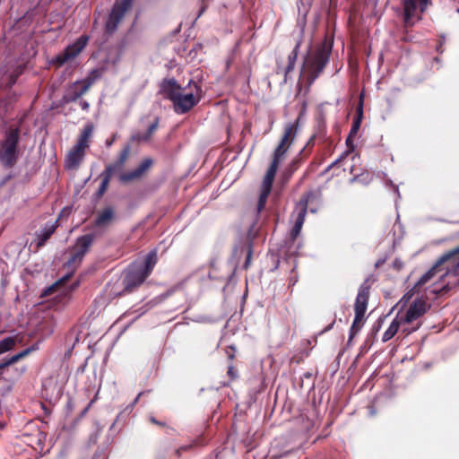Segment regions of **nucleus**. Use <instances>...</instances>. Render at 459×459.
<instances>
[{
    "instance_id": "1",
    "label": "nucleus",
    "mask_w": 459,
    "mask_h": 459,
    "mask_svg": "<svg viewBox=\"0 0 459 459\" xmlns=\"http://www.w3.org/2000/svg\"><path fill=\"white\" fill-rule=\"evenodd\" d=\"M333 43L325 39L305 56L302 71L308 85L323 73L332 54Z\"/></svg>"
},
{
    "instance_id": "2",
    "label": "nucleus",
    "mask_w": 459,
    "mask_h": 459,
    "mask_svg": "<svg viewBox=\"0 0 459 459\" xmlns=\"http://www.w3.org/2000/svg\"><path fill=\"white\" fill-rule=\"evenodd\" d=\"M161 92L173 103L174 111L185 114L191 110L199 101L193 93H183V88L176 79H164L160 84Z\"/></svg>"
},
{
    "instance_id": "3",
    "label": "nucleus",
    "mask_w": 459,
    "mask_h": 459,
    "mask_svg": "<svg viewBox=\"0 0 459 459\" xmlns=\"http://www.w3.org/2000/svg\"><path fill=\"white\" fill-rule=\"evenodd\" d=\"M20 133L19 127L10 126L5 131L4 138L1 143L0 161L7 169L13 168L18 160Z\"/></svg>"
},
{
    "instance_id": "4",
    "label": "nucleus",
    "mask_w": 459,
    "mask_h": 459,
    "mask_svg": "<svg viewBox=\"0 0 459 459\" xmlns=\"http://www.w3.org/2000/svg\"><path fill=\"white\" fill-rule=\"evenodd\" d=\"M369 281V278L366 279L359 288L354 305L355 317L350 328V341L360 331L364 324L371 288Z\"/></svg>"
},
{
    "instance_id": "5",
    "label": "nucleus",
    "mask_w": 459,
    "mask_h": 459,
    "mask_svg": "<svg viewBox=\"0 0 459 459\" xmlns=\"http://www.w3.org/2000/svg\"><path fill=\"white\" fill-rule=\"evenodd\" d=\"M95 235L92 233L85 234L81 237H79L76 239V242L74 246L72 247L71 250V257L66 263V265L68 267H74L76 268L80 265L82 263L84 255L89 251L90 247H91L92 243L94 242Z\"/></svg>"
},
{
    "instance_id": "6",
    "label": "nucleus",
    "mask_w": 459,
    "mask_h": 459,
    "mask_svg": "<svg viewBox=\"0 0 459 459\" xmlns=\"http://www.w3.org/2000/svg\"><path fill=\"white\" fill-rule=\"evenodd\" d=\"M134 0L117 1L111 12L108 14L105 24V32L108 34L114 33L119 22L125 16V13L131 8Z\"/></svg>"
},
{
    "instance_id": "7",
    "label": "nucleus",
    "mask_w": 459,
    "mask_h": 459,
    "mask_svg": "<svg viewBox=\"0 0 459 459\" xmlns=\"http://www.w3.org/2000/svg\"><path fill=\"white\" fill-rule=\"evenodd\" d=\"M89 37L82 35L73 44L67 46L65 49L57 55L54 59V64L57 66L64 65L66 62L74 59L86 47Z\"/></svg>"
},
{
    "instance_id": "8",
    "label": "nucleus",
    "mask_w": 459,
    "mask_h": 459,
    "mask_svg": "<svg viewBox=\"0 0 459 459\" xmlns=\"http://www.w3.org/2000/svg\"><path fill=\"white\" fill-rule=\"evenodd\" d=\"M148 276L135 264H132L125 272L123 279L124 293H130L138 288Z\"/></svg>"
},
{
    "instance_id": "9",
    "label": "nucleus",
    "mask_w": 459,
    "mask_h": 459,
    "mask_svg": "<svg viewBox=\"0 0 459 459\" xmlns=\"http://www.w3.org/2000/svg\"><path fill=\"white\" fill-rule=\"evenodd\" d=\"M429 307L423 298L416 299L404 314L401 312L403 322L408 326H415L416 325H413V323L426 314Z\"/></svg>"
},
{
    "instance_id": "10",
    "label": "nucleus",
    "mask_w": 459,
    "mask_h": 459,
    "mask_svg": "<svg viewBox=\"0 0 459 459\" xmlns=\"http://www.w3.org/2000/svg\"><path fill=\"white\" fill-rule=\"evenodd\" d=\"M459 255V246L444 253L432 265V267L426 272L415 283L414 289H419L429 282L437 273L438 268L445 263L451 260L453 257Z\"/></svg>"
},
{
    "instance_id": "11",
    "label": "nucleus",
    "mask_w": 459,
    "mask_h": 459,
    "mask_svg": "<svg viewBox=\"0 0 459 459\" xmlns=\"http://www.w3.org/2000/svg\"><path fill=\"white\" fill-rule=\"evenodd\" d=\"M420 325L421 323L417 322L415 326H408L405 323L403 322L401 317V311H399L396 316L390 324L387 330L384 333L382 341L384 342H388L399 332V330H401V333L403 334V336H407L411 333L417 331L420 327Z\"/></svg>"
},
{
    "instance_id": "12",
    "label": "nucleus",
    "mask_w": 459,
    "mask_h": 459,
    "mask_svg": "<svg viewBox=\"0 0 459 459\" xmlns=\"http://www.w3.org/2000/svg\"><path fill=\"white\" fill-rule=\"evenodd\" d=\"M316 139V134H313L308 140L306 147L300 151L299 155L295 157L290 163L284 169L281 173V180L283 183H287L292 177V175L297 171L303 162V155L307 156L308 153L307 152V148L313 146Z\"/></svg>"
},
{
    "instance_id": "13",
    "label": "nucleus",
    "mask_w": 459,
    "mask_h": 459,
    "mask_svg": "<svg viewBox=\"0 0 459 459\" xmlns=\"http://www.w3.org/2000/svg\"><path fill=\"white\" fill-rule=\"evenodd\" d=\"M418 2L420 3V12L423 13L428 4L430 3V0H403V20H404V27L410 28L413 26L414 22H412V18L414 17L415 12L417 10Z\"/></svg>"
},
{
    "instance_id": "14",
    "label": "nucleus",
    "mask_w": 459,
    "mask_h": 459,
    "mask_svg": "<svg viewBox=\"0 0 459 459\" xmlns=\"http://www.w3.org/2000/svg\"><path fill=\"white\" fill-rule=\"evenodd\" d=\"M89 91L90 90L84 86V83L82 82L81 80H77L66 87L62 100L65 103L76 102Z\"/></svg>"
},
{
    "instance_id": "15",
    "label": "nucleus",
    "mask_w": 459,
    "mask_h": 459,
    "mask_svg": "<svg viewBox=\"0 0 459 459\" xmlns=\"http://www.w3.org/2000/svg\"><path fill=\"white\" fill-rule=\"evenodd\" d=\"M288 150V147L283 146L281 144H278L277 147L275 148L273 154V160L266 171V180L268 181V183H270L272 178H275L279 164L281 163L282 158L284 157Z\"/></svg>"
},
{
    "instance_id": "16",
    "label": "nucleus",
    "mask_w": 459,
    "mask_h": 459,
    "mask_svg": "<svg viewBox=\"0 0 459 459\" xmlns=\"http://www.w3.org/2000/svg\"><path fill=\"white\" fill-rule=\"evenodd\" d=\"M152 165L151 158L144 159L140 165L132 171L121 174L119 179L122 182H130L141 178Z\"/></svg>"
},
{
    "instance_id": "17",
    "label": "nucleus",
    "mask_w": 459,
    "mask_h": 459,
    "mask_svg": "<svg viewBox=\"0 0 459 459\" xmlns=\"http://www.w3.org/2000/svg\"><path fill=\"white\" fill-rule=\"evenodd\" d=\"M300 46H301V39H298L295 44L294 48L288 56V64L285 67H282L280 65H277L276 74H283L284 82L287 81L288 74L294 70Z\"/></svg>"
},
{
    "instance_id": "18",
    "label": "nucleus",
    "mask_w": 459,
    "mask_h": 459,
    "mask_svg": "<svg viewBox=\"0 0 459 459\" xmlns=\"http://www.w3.org/2000/svg\"><path fill=\"white\" fill-rule=\"evenodd\" d=\"M85 152L73 147L66 154L65 168L68 170H77L82 162Z\"/></svg>"
},
{
    "instance_id": "19",
    "label": "nucleus",
    "mask_w": 459,
    "mask_h": 459,
    "mask_svg": "<svg viewBox=\"0 0 459 459\" xmlns=\"http://www.w3.org/2000/svg\"><path fill=\"white\" fill-rule=\"evenodd\" d=\"M130 152H131V144L130 143L125 144L124 147L122 148L121 152H119L117 160L113 163L108 164L106 166V169H111L110 171L113 172L114 174L120 172L123 169L125 163L126 162V160L130 155Z\"/></svg>"
},
{
    "instance_id": "20",
    "label": "nucleus",
    "mask_w": 459,
    "mask_h": 459,
    "mask_svg": "<svg viewBox=\"0 0 459 459\" xmlns=\"http://www.w3.org/2000/svg\"><path fill=\"white\" fill-rule=\"evenodd\" d=\"M57 228V221L54 223H47L39 233H36V249H39L45 246L46 242L50 238Z\"/></svg>"
},
{
    "instance_id": "21",
    "label": "nucleus",
    "mask_w": 459,
    "mask_h": 459,
    "mask_svg": "<svg viewBox=\"0 0 459 459\" xmlns=\"http://www.w3.org/2000/svg\"><path fill=\"white\" fill-rule=\"evenodd\" d=\"M92 132L93 126L91 124L86 125L81 132L77 143L74 147L85 152L86 149L90 146V138L92 135Z\"/></svg>"
},
{
    "instance_id": "22",
    "label": "nucleus",
    "mask_w": 459,
    "mask_h": 459,
    "mask_svg": "<svg viewBox=\"0 0 459 459\" xmlns=\"http://www.w3.org/2000/svg\"><path fill=\"white\" fill-rule=\"evenodd\" d=\"M157 261V251L152 250L146 255L143 264H135L142 270V272H143L145 275L149 276L152 273L154 266L156 265Z\"/></svg>"
},
{
    "instance_id": "23",
    "label": "nucleus",
    "mask_w": 459,
    "mask_h": 459,
    "mask_svg": "<svg viewBox=\"0 0 459 459\" xmlns=\"http://www.w3.org/2000/svg\"><path fill=\"white\" fill-rule=\"evenodd\" d=\"M297 133V124L290 123L285 126L283 134L281 138L279 144L286 146L288 148L290 147L293 143Z\"/></svg>"
},
{
    "instance_id": "24",
    "label": "nucleus",
    "mask_w": 459,
    "mask_h": 459,
    "mask_svg": "<svg viewBox=\"0 0 459 459\" xmlns=\"http://www.w3.org/2000/svg\"><path fill=\"white\" fill-rule=\"evenodd\" d=\"M321 195V191L319 188L311 189L306 193H304L299 202V209H304L307 212V206L314 200H317Z\"/></svg>"
},
{
    "instance_id": "25",
    "label": "nucleus",
    "mask_w": 459,
    "mask_h": 459,
    "mask_svg": "<svg viewBox=\"0 0 459 459\" xmlns=\"http://www.w3.org/2000/svg\"><path fill=\"white\" fill-rule=\"evenodd\" d=\"M34 350L33 347H29L23 351H22L21 352L8 358V359H4L1 362H0V374L2 373V370L16 362H18L20 359L25 358L27 355H29L32 351Z\"/></svg>"
},
{
    "instance_id": "26",
    "label": "nucleus",
    "mask_w": 459,
    "mask_h": 459,
    "mask_svg": "<svg viewBox=\"0 0 459 459\" xmlns=\"http://www.w3.org/2000/svg\"><path fill=\"white\" fill-rule=\"evenodd\" d=\"M307 212L304 209H299L297 213L294 225L290 230V238L295 240L297 237L299 235L302 226L304 224L305 217Z\"/></svg>"
},
{
    "instance_id": "27",
    "label": "nucleus",
    "mask_w": 459,
    "mask_h": 459,
    "mask_svg": "<svg viewBox=\"0 0 459 459\" xmlns=\"http://www.w3.org/2000/svg\"><path fill=\"white\" fill-rule=\"evenodd\" d=\"M110 170H111L110 169H106L105 168V169L100 174V177H101L102 180H101L100 187H99V189H98V191L96 193V195L98 197H101L106 193V191L108 188L110 180H111L112 177L115 175Z\"/></svg>"
},
{
    "instance_id": "28",
    "label": "nucleus",
    "mask_w": 459,
    "mask_h": 459,
    "mask_svg": "<svg viewBox=\"0 0 459 459\" xmlns=\"http://www.w3.org/2000/svg\"><path fill=\"white\" fill-rule=\"evenodd\" d=\"M273 181H274V178H272L270 183H268V181L266 180V175L264 176V180H263V192L260 195L258 204H257L258 212H260L262 209H264L266 200H267V197H268V195L271 192V189L273 187Z\"/></svg>"
},
{
    "instance_id": "29",
    "label": "nucleus",
    "mask_w": 459,
    "mask_h": 459,
    "mask_svg": "<svg viewBox=\"0 0 459 459\" xmlns=\"http://www.w3.org/2000/svg\"><path fill=\"white\" fill-rule=\"evenodd\" d=\"M114 218V209L112 207L104 208L95 219V225L98 227L108 224Z\"/></svg>"
},
{
    "instance_id": "30",
    "label": "nucleus",
    "mask_w": 459,
    "mask_h": 459,
    "mask_svg": "<svg viewBox=\"0 0 459 459\" xmlns=\"http://www.w3.org/2000/svg\"><path fill=\"white\" fill-rule=\"evenodd\" d=\"M362 116H363V101L361 100L357 108V116L352 122V126H351V128L349 133L351 134V136H356V134L360 127V125H361Z\"/></svg>"
},
{
    "instance_id": "31",
    "label": "nucleus",
    "mask_w": 459,
    "mask_h": 459,
    "mask_svg": "<svg viewBox=\"0 0 459 459\" xmlns=\"http://www.w3.org/2000/svg\"><path fill=\"white\" fill-rule=\"evenodd\" d=\"M102 76V71L100 69L91 70L85 78L82 79V82L89 90L91 86Z\"/></svg>"
},
{
    "instance_id": "32",
    "label": "nucleus",
    "mask_w": 459,
    "mask_h": 459,
    "mask_svg": "<svg viewBox=\"0 0 459 459\" xmlns=\"http://www.w3.org/2000/svg\"><path fill=\"white\" fill-rule=\"evenodd\" d=\"M353 137L354 136H351V134H349L347 139H346V144L349 148L348 151L344 152L339 159H337L335 161H333V163H331L327 169H326V171H329L332 168H333L337 163L341 162L350 152H351L353 150H354V145H353Z\"/></svg>"
},
{
    "instance_id": "33",
    "label": "nucleus",
    "mask_w": 459,
    "mask_h": 459,
    "mask_svg": "<svg viewBox=\"0 0 459 459\" xmlns=\"http://www.w3.org/2000/svg\"><path fill=\"white\" fill-rule=\"evenodd\" d=\"M16 340L14 337H6L0 341V355L14 348Z\"/></svg>"
},
{
    "instance_id": "34",
    "label": "nucleus",
    "mask_w": 459,
    "mask_h": 459,
    "mask_svg": "<svg viewBox=\"0 0 459 459\" xmlns=\"http://www.w3.org/2000/svg\"><path fill=\"white\" fill-rule=\"evenodd\" d=\"M159 117H156L153 121L152 124H151L148 127V130L147 132L145 133L147 137L149 138V140L151 139V137L152 136V134L155 133V131L157 130L158 126H159Z\"/></svg>"
},
{
    "instance_id": "35",
    "label": "nucleus",
    "mask_w": 459,
    "mask_h": 459,
    "mask_svg": "<svg viewBox=\"0 0 459 459\" xmlns=\"http://www.w3.org/2000/svg\"><path fill=\"white\" fill-rule=\"evenodd\" d=\"M149 138L147 137L146 134H143L140 132L134 133L131 135V141L133 142H146Z\"/></svg>"
},
{
    "instance_id": "36",
    "label": "nucleus",
    "mask_w": 459,
    "mask_h": 459,
    "mask_svg": "<svg viewBox=\"0 0 459 459\" xmlns=\"http://www.w3.org/2000/svg\"><path fill=\"white\" fill-rule=\"evenodd\" d=\"M227 375L230 381H234L238 378V369L234 367V365L230 364L228 367Z\"/></svg>"
},
{
    "instance_id": "37",
    "label": "nucleus",
    "mask_w": 459,
    "mask_h": 459,
    "mask_svg": "<svg viewBox=\"0 0 459 459\" xmlns=\"http://www.w3.org/2000/svg\"><path fill=\"white\" fill-rule=\"evenodd\" d=\"M252 253H253L252 247L249 246L248 251H247V257H246V261H245L244 266H243L244 269H246V270L249 267V265L251 264Z\"/></svg>"
},
{
    "instance_id": "38",
    "label": "nucleus",
    "mask_w": 459,
    "mask_h": 459,
    "mask_svg": "<svg viewBox=\"0 0 459 459\" xmlns=\"http://www.w3.org/2000/svg\"><path fill=\"white\" fill-rule=\"evenodd\" d=\"M72 268H73V270L75 269L74 267H72ZM73 274H74V271H72L71 273H69L66 275L63 276L61 279H59V281L56 283L60 284V285L65 284L71 279Z\"/></svg>"
},
{
    "instance_id": "39",
    "label": "nucleus",
    "mask_w": 459,
    "mask_h": 459,
    "mask_svg": "<svg viewBox=\"0 0 459 459\" xmlns=\"http://www.w3.org/2000/svg\"><path fill=\"white\" fill-rule=\"evenodd\" d=\"M79 106L82 108V110L88 111L90 108V104L87 100H79Z\"/></svg>"
},
{
    "instance_id": "40",
    "label": "nucleus",
    "mask_w": 459,
    "mask_h": 459,
    "mask_svg": "<svg viewBox=\"0 0 459 459\" xmlns=\"http://www.w3.org/2000/svg\"><path fill=\"white\" fill-rule=\"evenodd\" d=\"M117 134H114L112 135V137H111V138H109V139H108V140L106 141V146H107L108 148H109V147H111V146L113 145L114 142H115V141H116V139H117Z\"/></svg>"
},
{
    "instance_id": "41",
    "label": "nucleus",
    "mask_w": 459,
    "mask_h": 459,
    "mask_svg": "<svg viewBox=\"0 0 459 459\" xmlns=\"http://www.w3.org/2000/svg\"><path fill=\"white\" fill-rule=\"evenodd\" d=\"M150 421L152 423V424H155L157 426H160V427H165L166 426V423L163 422V421H160L158 420H156L154 417H150Z\"/></svg>"
},
{
    "instance_id": "42",
    "label": "nucleus",
    "mask_w": 459,
    "mask_h": 459,
    "mask_svg": "<svg viewBox=\"0 0 459 459\" xmlns=\"http://www.w3.org/2000/svg\"><path fill=\"white\" fill-rule=\"evenodd\" d=\"M413 290L414 288L411 290L408 291L406 294H404L402 300H405V302H407L412 297Z\"/></svg>"
},
{
    "instance_id": "43",
    "label": "nucleus",
    "mask_w": 459,
    "mask_h": 459,
    "mask_svg": "<svg viewBox=\"0 0 459 459\" xmlns=\"http://www.w3.org/2000/svg\"><path fill=\"white\" fill-rule=\"evenodd\" d=\"M189 448H191V446H181V447H179L178 449H177L176 453H177V455H178V456H180V455H181V452H182V451H186V450H187V449H189Z\"/></svg>"
},
{
    "instance_id": "44",
    "label": "nucleus",
    "mask_w": 459,
    "mask_h": 459,
    "mask_svg": "<svg viewBox=\"0 0 459 459\" xmlns=\"http://www.w3.org/2000/svg\"><path fill=\"white\" fill-rule=\"evenodd\" d=\"M98 396V394L95 395V397L89 403L88 406L84 409L83 413L87 412V411L91 407V405L94 403Z\"/></svg>"
},
{
    "instance_id": "45",
    "label": "nucleus",
    "mask_w": 459,
    "mask_h": 459,
    "mask_svg": "<svg viewBox=\"0 0 459 459\" xmlns=\"http://www.w3.org/2000/svg\"><path fill=\"white\" fill-rule=\"evenodd\" d=\"M142 394H143V393L138 394V395L136 396V398L134 399V403H133V405H134V404L138 402V400H139V398H140V396H141Z\"/></svg>"
},
{
    "instance_id": "46",
    "label": "nucleus",
    "mask_w": 459,
    "mask_h": 459,
    "mask_svg": "<svg viewBox=\"0 0 459 459\" xmlns=\"http://www.w3.org/2000/svg\"><path fill=\"white\" fill-rule=\"evenodd\" d=\"M206 9V5L204 4L200 10V13H199V16L204 12V10Z\"/></svg>"
},
{
    "instance_id": "47",
    "label": "nucleus",
    "mask_w": 459,
    "mask_h": 459,
    "mask_svg": "<svg viewBox=\"0 0 459 459\" xmlns=\"http://www.w3.org/2000/svg\"><path fill=\"white\" fill-rule=\"evenodd\" d=\"M333 324H334V322H333L330 325H328L325 330L326 331L330 330L333 327Z\"/></svg>"
},
{
    "instance_id": "48",
    "label": "nucleus",
    "mask_w": 459,
    "mask_h": 459,
    "mask_svg": "<svg viewBox=\"0 0 459 459\" xmlns=\"http://www.w3.org/2000/svg\"><path fill=\"white\" fill-rule=\"evenodd\" d=\"M381 261H377V264H376V266L378 267L380 264H381Z\"/></svg>"
},
{
    "instance_id": "49",
    "label": "nucleus",
    "mask_w": 459,
    "mask_h": 459,
    "mask_svg": "<svg viewBox=\"0 0 459 459\" xmlns=\"http://www.w3.org/2000/svg\"><path fill=\"white\" fill-rule=\"evenodd\" d=\"M78 285H79V282L77 281V282L74 283L73 288H75V287H77Z\"/></svg>"
},
{
    "instance_id": "50",
    "label": "nucleus",
    "mask_w": 459,
    "mask_h": 459,
    "mask_svg": "<svg viewBox=\"0 0 459 459\" xmlns=\"http://www.w3.org/2000/svg\"><path fill=\"white\" fill-rule=\"evenodd\" d=\"M203 2H204L205 0H202Z\"/></svg>"
}]
</instances>
